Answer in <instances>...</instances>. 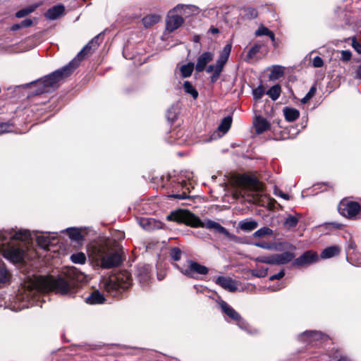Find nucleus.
Masks as SVG:
<instances>
[{"mask_svg": "<svg viewBox=\"0 0 361 361\" xmlns=\"http://www.w3.org/2000/svg\"><path fill=\"white\" fill-rule=\"evenodd\" d=\"M214 59V54L210 51H205L200 54L195 65V70L197 72L203 71L207 63L212 61Z\"/></svg>", "mask_w": 361, "mask_h": 361, "instance_id": "obj_15", "label": "nucleus"}, {"mask_svg": "<svg viewBox=\"0 0 361 361\" xmlns=\"http://www.w3.org/2000/svg\"><path fill=\"white\" fill-rule=\"evenodd\" d=\"M198 40H199V37H195V42H198Z\"/></svg>", "mask_w": 361, "mask_h": 361, "instance_id": "obj_61", "label": "nucleus"}, {"mask_svg": "<svg viewBox=\"0 0 361 361\" xmlns=\"http://www.w3.org/2000/svg\"><path fill=\"white\" fill-rule=\"evenodd\" d=\"M351 45L353 48L358 53L361 54V44L357 42L355 37H352Z\"/></svg>", "mask_w": 361, "mask_h": 361, "instance_id": "obj_47", "label": "nucleus"}, {"mask_svg": "<svg viewBox=\"0 0 361 361\" xmlns=\"http://www.w3.org/2000/svg\"><path fill=\"white\" fill-rule=\"evenodd\" d=\"M177 113L173 107L169 109L167 111V118L171 121H173L176 118Z\"/></svg>", "mask_w": 361, "mask_h": 361, "instance_id": "obj_46", "label": "nucleus"}, {"mask_svg": "<svg viewBox=\"0 0 361 361\" xmlns=\"http://www.w3.org/2000/svg\"><path fill=\"white\" fill-rule=\"evenodd\" d=\"M283 70L281 69V67L275 66L271 73L270 77L271 78L273 79H278L283 75Z\"/></svg>", "mask_w": 361, "mask_h": 361, "instance_id": "obj_40", "label": "nucleus"}, {"mask_svg": "<svg viewBox=\"0 0 361 361\" xmlns=\"http://www.w3.org/2000/svg\"><path fill=\"white\" fill-rule=\"evenodd\" d=\"M104 300V295L98 290H95L86 298L85 302L90 305H97L103 303Z\"/></svg>", "mask_w": 361, "mask_h": 361, "instance_id": "obj_23", "label": "nucleus"}, {"mask_svg": "<svg viewBox=\"0 0 361 361\" xmlns=\"http://www.w3.org/2000/svg\"><path fill=\"white\" fill-rule=\"evenodd\" d=\"M215 282L228 291L234 292L237 290L234 281L229 277L219 276L216 278Z\"/></svg>", "mask_w": 361, "mask_h": 361, "instance_id": "obj_16", "label": "nucleus"}, {"mask_svg": "<svg viewBox=\"0 0 361 361\" xmlns=\"http://www.w3.org/2000/svg\"><path fill=\"white\" fill-rule=\"evenodd\" d=\"M194 70V63H188L187 64H184L180 66V71L181 75L183 78H188L192 75V73Z\"/></svg>", "mask_w": 361, "mask_h": 361, "instance_id": "obj_31", "label": "nucleus"}, {"mask_svg": "<svg viewBox=\"0 0 361 361\" xmlns=\"http://www.w3.org/2000/svg\"><path fill=\"white\" fill-rule=\"evenodd\" d=\"M261 48V44H255L249 49L244 60L247 63H250L255 58L256 55L259 52Z\"/></svg>", "mask_w": 361, "mask_h": 361, "instance_id": "obj_28", "label": "nucleus"}, {"mask_svg": "<svg viewBox=\"0 0 361 361\" xmlns=\"http://www.w3.org/2000/svg\"><path fill=\"white\" fill-rule=\"evenodd\" d=\"M294 257L293 253L285 252L281 254H275L270 256L257 257L254 260L269 264H284L290 262Z\"/></svg>", "mask_w": 361, "mask_h": 361, "instance_id": "obj_10", "label": "nucleus"}, {"mask_svg": "<svg viewBox=\"0 0 361 361\" xmlns=\"http://www.w3.org/2000/svg\"><path fill=\"white\" fill-rule=\"evenodd\" d=\"M9 127L10 126L6 123H1L0 124V134L9 132L10 131V130L8 129Z\"/></svg>", "mask_w": 361, "mask_h": 361, "instance_id": "obj_53", "label": "nucleus"}, {"mask_svg": "<svg viewBox=\"0 0 361 361\" xmlns=\"http://www.w3.org/2000/svg\"><path fill=\"white\" fill-rule=\"evenodd\" d=\"M87 255L92 261L104 269L117 267L122 262L121 254L106 243H91L87 247Z\"/></svg>", "mask_w": 361, "mask_h": 361, "instance_id": "obj_4", "label": "nucleus"}, {"mask_svg": "<svg viewBox=\"0 0 361 361\" xmlns=\"http://www.w3.org/2000/svg\"><path fill=\"white\" fill-rule=\"evenodd\" d=\"M324 337V335L322 332L315 331H307L300 336L301 340L309 343L323 339Z\"/></svg>", "mask_w": 361, "mask_h": 361, "instance_id": "obj_17", "label": "nucleus"}, {"mask_svg": "<svg viewBox=\"0 0 361 361\" xmlns=\"http://www.w3.org/2000/svg\"><path fill=\"white\" fill-rule=\"evenodd\" d=\"M256 36L267 35L274 42L275 40V36L273 32L269 30L267 27L260 26L255 32Z\"/></svg>", "mask_w": 361, "mask_h": 361, "instance_id": "obj_32", "label": "nucleus"}, {"mask_svg": "<svg viewBox=\"0 0 361 361\" xmlns=\"http://www.w3.org/2000/svg\"><path fill=\"white\" fill-rule=\"evenodd\" d=\"M352 57V54L348 50H343L341 51V59L343 61H348L350 60Z\"/></svg>", "mask_w": 361, "mask_h": 361, "instance_id": "obj_48", "label": "nucleus"}, {"mask_svg": "<svg viewBox=\"0 0 361 361\" xmlns=\"http://www.w3.org/2000/svg\"><path fill=\"white\" fill-rule=\"evenodd\" d=\"M281 92V86L275 85L272 86L266 94L274 101H276L280 96Z\"/></svg>", "mask_w": 361, "mask_h": 361, "instance_id": "obj_30", "label": "nucleus"}, {"mask_svg": "<svg viewBox=\"0 0 361 361\" xmlns=\"http://www.w3.org/2000/svg\"><path fill=\"white\" fill-rule=\"evenodd\" d=\"M176 267L180 270V271L188 276L193 278L195 277V274H200L205 275L208 273V268L204 265H202L192 260H188L187 262V267H180L178 265L176 264Z\"/></svg>", "mask_w": 361, "mask_h": 361, "instance_id": "obj_11", "label": "nucleus"}, {"mask_svg": "<svg viewBox=\"0 0 361 361\" xmlns=\"http://www.w3.org/2000/svg\"><path fill=\"white\" fill-rule=\"evenodd\" d=\"M356 76L358 78H361V65L357 68L356 71Z\"/></svg>", "mask_w": 361, "mask_h": 361, "instance_id": "obj_55", "label": "nucleus"}, {"mask_svg": "<svg viewBox=\"0 0 361 361\" xmlns=\"http://www.w3.org/2000/svg\"><path fill=\"white\" fill-rule=\"evenodd\" d=\"M280 288H281V287H279V286H278L277 288H268V289H269L271 291H275V290H279Z\"/></svg>", "mask_w": 361, "mask_h": 361, "instance_id": "obj_59", "label": "nucleus"}, {"mask_svg": "<svg viewBox=\"0 0 361 361\" xmlns=\"http://www.w3.org/2000/svg\"><path fill=\"white\" fill-rule=\"evenodd\" d=\"M238 184L239 188L236 190L235 195L250 202H256L263 191L262 183L251 176H240L238 179Z\"/></svg>", "mask_w": 361, "mask_h": 361, "instance_id": "obj_6", "label": "nucleus"}, {"mask_svg": "<svg viewBox=\"0 0 361 361\" xmlns=\"http://www.w3.org/2000/svg\"><path fill=\"white\" fill-rule=\"evenodd\" d=\"M341 249L337 245L330 246L325 248L321 253V258L329 259L339 254Z\"/></svg>", "mask_w": 361, "mask_h": 361, "instance_id": "obj_25", "label": "nucleus"}, {"mask_svg": "<svg viewBox=\"0 0 361 361\" xmlns=\"http://www.w3.org/2000/svg\"><path fill=\"white\" fill-rule=\"evenodd\" d=\"M131 284V277L128 272H121L111 277L104 283V287L107 292L115 290L127 289Z\"/></svg>", "mask_w": 361, "mask_h": 361, "instance_id": "obj_8", "label": "nucleus"}, {"mask_svg": "<svg viewBox=\"0 0 361 361\" xmlns=\"http://www.w3.org/2000/svg\"><path fill=\"white\" fill-rule=\"evenodd\" d=\"M168 197L169 198H176L178 200H185L187 198H189V195H188L185 192H183L182 193L179 194H172L168 195Z\"/></svg>", "mask_w": 361, "mask_h": 361, "instance_id": "obj_49", "label": "nucleus"}, {"mask_svg": "<svg viewBox=\"0 0 361 361\" xmlns=\"http://www.w3.org/2000/svg\"><path fill=\"white\" fill-rule=\"evenodd\" d=\"M283 111L285 118L289 122L295 121L300 116L299 111L294 108L285 107Z\"/></svg>", "mask_w": 361, "mask_h": 361, "instance_id": "obj_27", "label": "nucleus"}, {"mask_svg": "<svg viewBox=\"0 0 361 361\" xmlns=\"http://www.w3.org/2000/svg\"><path fill=\"white\" fill-rule=\"evenodd\" d=\"M31 238V233L27 230L0 231V251L4 257L12 262H20L24 256V251L16 246L11 245L14 240L26 241Z\"/></svg>", "mask_w": 361, "mask_h": 361, "instance_id": "obj_3", "label": "nucleus"}, {"mask_svg": "<svg viewBox=\"0 0 361 361\" xmlns=\"http://www.w3.org/2000/svg\"><path fill=\"white\" fill-rule=\"evenodd\" d=\"M255 245L266 250H274L276 247L274 244L267 243H256Z\"/></svg>", "mask_w": 361, "mask_h": 361, "instance_id": "obj_44", "label": "nucleus"}, {"mask_svg": "<svg viewBox=\"0 0 361 361\" xmlns=\"http://www.w3.org/2000/svg\"><path fill=\"white\" fill-rule=\"evenodd\" d=\"M160 20V16L157 14H151L143 18L142 23L145 27H149L159 22Z\"/></svg>", "mask_w": 361, "mask_h": 361, "instance_id": "obj_29", "label": "nucleus"}, {"mask_svg": "<svg viewBox=\"0 0 361 361\" xmlns=\"http://www.w3.org/2000/svg\"><path fill=\"white\" fill-rule=\"evenodd\" d=\"M71 290L69 283L63 278H54L49 276H37L25 283V287L18 295L17 301L11 307L13 311H20L32 306L33 302L30 298L39 292L54 291L62 295L67 294Z\"/></svg>", "mask_w": 361, "mask_h": 361, "instance_id": "obj_1", "label": "nucleus"}, {"mask_svg": "<svg viewBox=\"0 0 361 361\" xmlns=\"http://www.w3.org/2000/svg\"><path fill=\"white\" fill-rule=\"evenodd\" d=\"M298 224V219L293 216H289L284 222V226L288 228H293Z\"/></svg>", "mask_w": 361, "mask_h": 361, "instance_id": "obj_39", "label": "nucleus"}, {"mask_svg": "<svg viewBox=\"0 0 361 361\" xmlns=\"http://www.w3.org/2000/svg\"><path fill=\"white\" fill-rule=\"evenodd\" d=\"M253 124L255 128V130L258 134L264 133L270 128V123L266 118L262 116H257Z\"/></svg>", "mask_w": 361, "mask_h": 361, "instance_id": "obj_19", "label": "nucleus"}, {"mask_svg": "<svg viewBox=\"0 0 361 361\" xmlns=\"http://www.w3.org/2000/svg\"><path fill=\"white\" fill-rule=\"evenodd\" d=\"M204 70L207 73H212L210 80L212 83H214L217 81L221 73L222 72L221 68L218 70L216 63L214 65H209L208 66H206Z\"/></svg>", "mask_w": 361, "mask_h": 361, "instance_id": "obj_24", "label": "nucleus"}, {"mask_svg": "<svg viewBox=\"0 0 361 361\" xmlns=\"http://www.w3.org/2000/svg\"><path fill=\"white\" fill-rule=\"evenodd\" d=\"M32 22L30 19H25L22 21L21 25L22 27H29L32 25Z\"/></svg>", "mask_w": 361, "mask_h": 361, "instance_id": "obj_54", "label": "nucleus"}, {"mask_svg": "<svg viewBox=\"0 0 361 361\" xmlns=\"http://www.w3.org/2000/svg\"><path fill=\"white\" fill-rule=\"evenodd\" d=\"M312 65L315 68H320L324 65L323 60L319 56H315L312 60Z\"/></svg>", "mask_w": 361, "mask_h": 361, "instance_id": "obj_50", "label": "nucleus"}, {"mask_svg": "<svg viewBox=\"0 0 361 361\" xmlns=\"http://www.w3.org/2000/svg\"><path fill=\"white\" fill-rule=\"evenodd\" d=\"M258 226L257 221L252 219H245L240 221L239 228L244 231H252Z\"/></svg>", "mask_w": 361, "mask_h": 361, "instance_id": "obj_26", "label": "nucleus"}, {"mask_svg": "<svg viewBox=\"0 0 361 361\" xmlns=\"http://www.w3.org/2000/svg\"><path fill=\"white\" fill-rule=\"evenodd\" d=\"M285 275L284 270H281L280 272H279L276 274L272 275L269 277L270 281H274L275 279H282Z\"/></svg>", "mask_w": 361, "mask_h": 361, "instance_id": "obj_52", "label": "nucleus"}, {"mask_svg": "<svg viewBox=\"0 0 361 361\" xmlns=\"http://www.w3.org/2000/svg\"><path fill=\"white\" fill-rule=\"evenodd\" d=\"M268 269H263L261 270H255L252 274L257 277H264L267 274Z\"/></svg>", "mask_w": 361, "mask_h": 361, "instance_id": "obj_51", "label": "nucleus"}, {"mask_svg": "<svg viewBox=\"0 0 361 361\" xmlns=\"http://www.w3.org/2000/svg\"><path fill=\"white\" fill-rule=\"evenodd\" d=\"M339 213L347 218L353 219L360 211V205L356 202L342 200L338 205Z\"/></svg>", "mask_w": 361, "mask_h": 361, "instance_id": "obj_12", "label": "nucleus"}, {"mask_svg": "<svg viewBox=\"0 0 361 361\" xmlns=\"http://www.w3.org/2000/svg\"><path fill=\"white\" fill-rule=\"evenodd\" d=\"M71 261L75 264H85L86 262V256L83 252H78L71 256Z\"/></svg>", "mask_w": 361, "mask_h": 361, "instance_id": "obj_36", "label": "nucleus"}, {"mask_svg": "<svg viewBox=\"0 0 361 361\" xmlns=\"http://www.w3.org/2000/svg\"><path fill=\"white\" fill-rule=\"evenodd\" d=\"M220 306L223 310V312L229 317L231 319L237 322V325L239 328L243 330H245L248 334H255L258 333V331L256 329H252L247 324V322L243 319L240 315L229 305H228L226 302L221 301L220 302Z\"/></svg>", "mask_w": 361, "mask_h": 361, "instance_id": "obj_9", "label": "nucleus"}, {"mask_svg": "<svg viewBox=\"0 0 361 361\" xmlns=\"http://www.w3.org/2000/svg\"><path fill=\"white\" fill-rule=\"evenodd\" d=\"M197 11V8L194 6L178 5L173 11L169 12L166 19V30L173 32L183 24V18L178 13L188 16L191 13Z\"/></svg>", "mask_w": 361, "mask_h": 361, "instance_id": "obj_7", "label": "nucleus"}, {"mask_svg": "<svg viewBox=\"0 0 361 361\" xmlns=\"http://www.w3.org/2000/svg\"><path fill=\"white\" fill-rule=\"evenodd\" d=\"M99 35L94 37L68 65L47 75L44 78L30 83L28 85L33 89V93L35 94H40L51 92L57 88L59 82L72 74L73 71L78 66L80 61L85 56L92 54L97 49L100 43L99 42Z\"/></svg>", "mask_w": 361, "mask_h": 361, "instance_id": "obj_2", "label": "nucleus"}, {"mask_svg": "<svg viewBox=\"0 0 361 361\" xmlns=\"http://www.w3.org/2000/svg\"><path fill=\"white\" fill-rule=\"evenodd\" d=\"M209 31L213 33V34H216L219 32V29L218 28H216V27H211L209 29Z\"/></svg>", "mask_w": 361, "mask_h": 361, "instance_id": "obj_56", "label": "nucleus"}, {"mask_svg": "<svg viewBox=\"0 0 361 361\" xmlns=\"http://www.w3.org/2000/svg\"><path fill=\"white\" fill-rule=\"evenodd\" d=\"M33 11H34L33 7L21 9L16 13V16L17 18H23V17L28 15L29 13H32Z\"/></svg>", "mask_w": 361, "mask_h": 361, "instance_id": "obj_43", "label": "nucleus"}, {"mask_svg": "<svg viewBox=\"0 0 361 361\" xmlns=\"http://www.w3.org/2000/svg\"><path fill=\"white\" fill-rule=\"evenodd\" d=\"M315 87H312L307 94L300 100L301 103L306 104L315 94Z\"/></svg>", "mask_w": 361, "mask_h": 361, "instance_id": "obj_41", "label": "nucleus"}, {"mask_svg": "<svg viewBox=\"0 0 361 361\" xmlns=\"http://www.w3.org/2000/svg\"><path fill=\"white\" fill-rule=\"evenodd\" d=\"M181 251L178 247H173L171 250V256L175 261H178L181 257Z\"/></svg>", "mask_w": 361, "mask_h": 361, "instance_id": "obj_42", "label": "nucleus"}, {"mask_svg": "<svg viewBox=\"0 0 361 361\" xmlns=\"http://www.w3.org/2000/svg\"><path fill=\"white\" fill-rule=\"evenodd\" d=\"M138 278L142 285H147L151 279L150 269L148 265H145L138 269Z\"/></svg>", "mask_w": 361, "mask_h": 361, "instance_id": "obj_20", "label": "nucleus"}, {"mask_svg": "<svg viewBox=\"0 0 361 361\" xmlns=\"http://www.w3.org/2000/svg\"><path fill=\"white\" fill-rule=\"evenodd\" d=\"M183 88L185 92L190 94L193 99H195L197 98L198 92L190 82L185 81L183 84Z\"/></svg>", "mask_w": 361, "mask_h": 361, "instance_id": "obj_35", "label": "nucleus"}, {"mask_svg": "<svg viewBox=\"0 0 361 361\" xmlns=\"http://www.w3.org/2000/svg\"><path fill=\"white\" fill-rule=\"evenodd\" d=\"M273 234V231L268 227H263L256 231L253 233V236L255 238H262L265 235H271Z\"/></svg>", "mask_w": 361, "mask_h": 361, "instance_id": "obj_37", "label": "nucleus"}, {"mask_svg": "<svg viewBox=\"0 0 361 361\" xmlns=\"http://www.w3.org/2000/svg\"><path fill=\"white\" fill-rule=\"evenodd\" d=\"M338 361H350V359L345 357H341Z\"/></svg>", "mask_w": 361, "mask_h": 361, "instance_id": "obj_58", "label": "nucleus"}, {"mask_svg": "<svg viewBox=\"0 0 361 361\" xmlns=\"http://www.w3.org/2000/svg\"><path fill=\"white\" fill-rule=\"evenodd\" d=\"M251 14H252V16L253 17L257 16V13H256L255 11V10H253V9L252 10V13H251Z\"/></svg>", "mask_w": 361, "mask_h": 361, "instance_id": "obj_60", "label": "nucleus"}, {"mask_svg": "<svg viewBox=\"0 0 361 361\" xmlns=\"http://www.w3.org/2000/svg\"><path fill=\"white\" fill-rule=\"evenodd\" d=\"M64 12V6L63 5H56L49 8L46 13L45 16L49 20H55L61 16Z\"/></svg>", "mask_w": 361, "mask_h": 361, "instance_id": "obj_21", "label": "nucleus"}, {"mask_svg": "<svg viewBox=\"0 0 361 361\" xmlns=\"http://www.w3.org/2000/svg\"><path fill=\"white\" fill-rule=\"evenodd\" d=\"M231 122L232 119L231 117L224 118L219 125L218 130L221 132L223 135L225 134L229 130Z\"/></svg>", "mask_w": 361, "mask_h": 361, "instance_id": "obj_33", "label": "nucleus"}, {"mask_svg": "<svg viewBox=\"0 0 361 361\" xmlns=\"http://www.w3.org/2000/svg\"><path fill=\"white\" fill-rule=\"evenodd\" d=\"M265 92H264V87L260 85H259L257 87H256L255 89H254L252 90V95H253V98L255 101H258L259 100L262 96L264 94Z\"/></svg>", "mask_w": 361, "mask_h": 361, "instance_id": "obj_38", "label": "nucleus"}, {"mask_svg": "<svg viewBox=\"0 0 361 361\" xmlns=\"http://www.w3.org/2000/svg\"><path fill=\"white\" fill-rule=\"evenodd\" d=\"M140 225L145 230L151 231L161 227V222L153 219L142 218L140 221Z\"/></svg>", "mask_w": 361, "mask_h": 361, "instance_id": "obj_22", "label": "nucleus"}, {"mask_svg": "<svg viewBox=\"0 0 361 361\" xmlns=\"http://www.w3.org/2000/svg\"><path fill=\"white\" fill-rule=\"evenodd\" d=\"M274 193L275 195L279 196L286 200H288L290 199V196L288 194L283 192L277 187L274 188Z\"/></svg>", "mask_w": 361, "mask_h": 361, "instance_id": "obj_45", "label": "nucleus"}, {"mask_svg": "<svg viewBox=\"0 0 361 361\" xmlns=\"http://www.w3.org/2000/svg\"><path fill=\"white\" fill-rule=\"evenodd\" d=\"M319 260L318 254L313 250H308L304 252L301 256L296 258L294 260V265L298 267H304L312 263H314Z\"/></svg>", "mask_w": 361, "mask_h": 361, "instance_id": "obj_13", "label": "nucleus"}, {"mask_svg": "<svg viewBox=\"0 0 361 361\" xmlns=\"http://www.w3.org/2000/svg\"><path fill=\"white\" fill-rule=\"evenodd\" d=\"M166 219L179 224H185L192 227L207 228L219 233H228L226 229L218 222L209 219L202 221L200 218L187 209H179L173 211L167 216Z\"/></svg>", "mask_w": 361, "mask_h": 361, "instance_id": "obj_5", "label": "nucleus"}, {"mask_svg": "<svg viewBox=\"0 0 361 361\" xmlns=\"http://www.w3.org/2000/svg\"><path fill=\"white\" fill-rule=\"evenodd\" d=\"M231 51V44H228L224 47L222 51L221 52V54L219 55V59H217V61L216 62L217 64L218 70H219L220 68H221L223 70L224 65L226 64V63L227 62V61L228 59Z\"/></svg>", "mask_w": 361, "mask_h": 361, "instance_id": "obj_18", "label": "nucleus"}, {"mask_svg": "<svg viewBox=\"0 0 361 361\" xmlns=\"http://www.w3.org/2000/svg\"><path fill=\"white\" fill-rule=\"evenodd\" d=\"M57 238V233H49L36 234V240L39 246L44 249H47L53 240Z\"/></svg>", "mask_w": 361, "mask_h": 361, "instance_id": "obj_14", "label": "nucleus"}, {"mask_svg": "<svg viewBox=\"0 0 361 361\" xmlns=\"http://www.w3.org/2000/svg\"><path fill=\"white\" fill-rule=\"evenodd\" d=\"M21 27H22L21 24H20V25H19V24H16V25H13L12 26V30H18V29L20 28Z\"/></svg>", "mask_w": 361, "mask_h": 361, "instance_id": "obj_57", "label": "nucleus"}, {"mask_svg": "<svg viewBox=\"0 0 361 361\" xmlns=\"http://www.w3.org/2000/svg\"><path fill=\"white\" fill-rule=\"evenodd\" d=\"M66 231L67 232L69 238L71 240L78 241L82 237V234L80 233V231L79 229L73 228H67L66 230Z\"/></svg>", "mask_w": 361, "mask_h": 361, "instance_id": "obj_34", "label": "nucleus"}]
</instances>
